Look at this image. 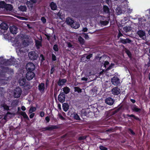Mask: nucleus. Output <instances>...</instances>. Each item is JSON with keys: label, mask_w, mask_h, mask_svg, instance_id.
Returning a JSON list of instances; mask_svg holds the SVG:
<instances>
[{"label": "nucleus", "mask_w": 150, "mask_h": 150, "mask_svg": "<svg viewBox=\"0 0 150 150\" xmlns=\"http://www.w3.org/2000/svg\"><path fill=\"white\" fill-rule=\"evenodd\" d=\"M0 62L1 63L6 66L12 65L14 64L15 62V59L14 58L6 60L2 58H0Z\"/></svg>", "instance_id": "1"}, {"label": "nucleus", "mask_w": 150, "mask_h": 150, "mask_svg": "<svg viewBox=\"0 0 150 150\" xmlns=\"http://www.w3.org/2000/svg\"><path fill=\"white\" fill-rule=\"evenodd\" d=\"M30 59L32 60H37L39 58L38 54L35 51L30 52L28 53Z\"/></svg>", "instance_id": "2"}, {"label": "nucleus", "mask_w": 150, "mask_h": 150, "mask_svg": "<svg viewBox=\"0 0 150 150\" xmlns=\"http://www.w3.org/2000/svg\"><path fill=\"white\" fill-rule=\"evenodd\" d=\"M19 84L20 86H22L23 87H25L29 85V83L26 81V79L25 78L19 80Z\"/></svg>", "instance_id": "3"}, {"label": "nucleus", "mask_w": 150, "mask_h": 150, "mask_svg": "<svg viewBox=\"0 0 150 150\" xmlns=\"http://www.w3.org/2000/svg\"><path fill=\"white\" fill-rule=\"evenodd\" d=\"M35 68V65L32 63L29 62L27 64L26 66V69L27 71L33 72Z\"/></svg>", "instance_id": "4"}, {"label": "nucleus", "mask_w": 150, "mask_h": 150, "mask_svg": "<svg viewBox=\"0 0 150 150\" xmlns=\"http://www.w3.org/2000/svg\"><path fill=\"white\" fill-rule=\"evenodd\" d=\"M22 93V90L21 88L18 87L15 90L14 93V95L15 98H19L21 95Z\"/></svg>", "instance_id": "5"}, {"label": "nucleus", "mask_w": 150, "mask_h": 150, "mask_svg": "<svg viewBox=\"0 0 150 150\" xmlns=\"http://www.w3.org/2000/svg\"><path fill=\"white\" fill-rule=\"evenodd\" d=\"M112 83L115 85L117 86L120 83V80L117 76H114L111 79Z\"/></svg>", "instance_id": "6"}, {"label": "nucleus", "mask_w": 150, "mask_h": 150, "mask_svg": "<svg viewBox=\"0 0 150 150\" xmlns=\"http://www.w3.org/2000/svg\"><path fill=\"white\" fill-rule=\"evenodd\" d=\"M35 75V74L33 72L27 71L26 77L28 80L30 81L34 77Z\"/></svg>", "instance_id": "7"}, {"label": "nucleus", "mask_w": 150, "mask_h": 150, "mask_svg": "<svg viewBox=\"0 0 150 150\" xmlns=\"http://www.w3.org/2000/svg\"><path fill=\"white\" fill-rule=\"evenodd\" d=\"M65 95L62 93V91H61L58 97V100L61 103H63L65 101Z\"/></svg>", "instance_id": "8"}, {"label": "nucleus", "mask_w": 150, "mask_h": 150, "mask_svg": "<svg viewBox=\"0 0 150 150\" xmlns=\"http://www.w3.org/2000/svg\"><path fill=\"white\" fill-rule=\"evenodd\" d=\"M137 34L139 37L143 40H145L146 38V33L145 31L143 30H138L137 33Z\"/></svg>", "instance_id": "9"}, {"label": "nucleus", "mask_w": 150, "mask_h": 150, "mask_svg": "<svg viewBox=\"0 0 150 150\" xmlns=\"http://www.w3.org/2000/svg\"><path fill=\"white\" fill-rule=\"evenodd\" d=\"M112 93L114 95H118L120 93V89L118 87L113 88L111 91Z\"/></svg>", "instance_id": "10"}, {"label": "nucleus", "mask_w": 150, "mask_h": 150, "mask_svg": "<svg viewBox=\"0 0 150 150\" xmlns=\"http://www.w3.org/2000/svg\"><path fill=\"white\" fill-rule=\"evenodd\" d=\"M114 102V100L111 97H108L105 100V103L110 105H113Z\"/></svg>", "instance_id": "11"}, {"label": "nucleus", "mask_w": 150, "mask_h": 150, "mask_svg": "<svg viewBox=\"0 0 150 150\" xmlns=\"http://www.w3.org/2000/svg\"><path fill=\"white\" fill-rule=\"evenodd\" d=\"M38 89L41 93H43L45 92V85L44 83H39L38 86Z\"/></svg>", "instance_id": "12"}, {"label": "nucleus", "mask_w": 150, "mask_h": 150, "mask_svg": "<svg viewBox=\"0 0 150 150\" xmlns=\"http://www.w3.org/2000/svg\"><path fill=\"white\" fill-rule=\"evenodd\" d=\"M9 29L11 33L13 34H16L17 33L18 28L15 25L10 26Z\"/></svg>", "instance_id": "13"}, {"label": "nucleus", "mask_w": 150, "mask_h": 150, "mask_svg": "<svg viewBox=\"0 0 150 150\" xmlns=\"http://www.w3.org/2000/svg\"><path fill=\"white\" fill-rule=\"evenodd\" d=\"M59 127L58 125H52L50 127H46L44 129L45 130H52L54 129H59Z\"/></svg>", "instance_id": "14"}, {"label": "nucleus", "mask_w": 150, "mask_h": 150, "mask_svg": "<svg viewBox=\"0 0 150 150\" xmlns=\"http://www.w3.org/2000/svg\"><path fill=\"white\" fill-rule=\"evenodd\" d=\"M8 28L7 24L6 23L2 22L0 25V28L1 30H7Z\"/></svg>", "instance_id": "15"}, {"label": "nucleus", "mask_w": 150, "mask_h": 150, "mask_svg": "<svg viewBox=\"0 0 150 150\" xmlns=\"http://www.w3.org/2000/svg\"><path fill=\"white\" fill-rule=\"evenodd\" d=\"M120 41L121 43L124 44H125L128 43H130L132 42L131 40L128 38L126 39H123L121 38H120Z\"/></svg>", "instance_id": "16"}, {"label": "nucleus", "mask_w": 150, "mask_h": 150, "mask_svg": "<svg viewBox=\"0 0 150 150\" xmlns=\"http://www.w3.org/2000/svg\"><path fill=\"white\" fill-rule=\"evenodd\" d=\"M74 21L72 19V18H70L68 17L66 18V22L67 24L69 25H71L73 23H74Z\"/></svg>", "instance_id": "17"}, {"label": "nucleus", "mask_w": 150, "mask_h": 150, "mask_svg": "<svg viewBox=\"0 0 150 150\" xmlns=\"http://www.w3.org/2000/svg\"><path fill=\"white\" fill-rule=\"evenodd\" d=\"M67 81V80L66 79H59L57 83L58 86H63L64 83H65Z\"/></svg>", "instance_id": "18"}, {"label": "nucleus", "mask_w": 150, "mask_h": 150, "mask_svg": "<svg viewBox=\"0 0 150 150\" xmlns=\"http://www.w3.org/2000/svg\"><path fill=\"white\" fill-rule=\"evenodd\" d=\"M0 68L1 69H0V75H3L6 73L7 67L1 66Z\"/></svg>", "instance_id": "19"}, {"label": "nucleus", "mask_w": 150, "mask_h": 150, "mask_svg": "<svg viewBox=\"0 0 150 150\" xmlns=\"http://www.w3.org/2000/svg\"><path fill=\"white\" fill-rule=\"evenodd\" d=\"M50 6L51 9L53 10H57V6L56 3L54 2H52L50 4Z\"/></svg>", "instance_id": "20"}, {"label": "nucleus", "mask_w": 150, "mask_h": 150, "mask_svg": "<svg viewBox=\"0 0 150 150\" xmlns=\"http://www.w3.org/2000/svg\"><path fill=\"white\" fill-rule=\"evenodd\" d=\"M70 89L67 86L64 87L63 88V92L62 91V93H63L64 95L68 94L70 91Z\"/></svg>", "instance_id": "21"}, {"label": "nucleus", "mask_w": 150, "mask_h": 150, "mask_svg": "<svg viewBox=\"0 0 150 150\" xmlns=\"http://www.w3.org/2000/svg\"><path fill=\"white\" fill-rule=\"evenodd\" d=\"M18 114L22 116L23 117L28 120H29V119L28 116L25 112L20 111L18 112Z\"/></svg>", "instance_id": "22"}, {"label": "nucleus", "mask_w": 150, "mask_h": 150, "mask_svg": "<svg viewBox=\"0 0 150 150\" xmlns=\"http://www.w3.org/2000/svg\"><path fill=\"white\" fill-rule=\"evenodd\" d=\"M62 108L64 111L66 112L69 109V105L67 103H64L62 104Z\"/></svg>", "instance_id": "23"}, {"label": "nucleus", "mask_w": 150, "mask_h": 150, "mask_svg": "<svg viewBox=\"0 0 150 150\" xmlns=\"http://www.w3.org/2000/svg\"><path fill=\"white\" fill-rule=\"evenodd\" d=\"M25 50L24 47H21L17 51L18 55L23 54L24 53H25Z\"/></svg>", "instance_id": "24"}, {"label": "nucleus", "mask_w": 150, "mask_h": 150, "mask_svg": "<svg viewBox=\"0 0 150 150\" xmlns=\"http://www.w3.org/2000/svg\"><path fill=\"white\" fill-rule=\"evenodd\" d=\"M4 8L7 11H11L12 10L13 7L12 5L6 4Z\"/></svg>", "instance_id": "25"}, {"label": "nucleus", "mask_w": 150, "mask_h": 150, "mask_svg": "<svg viewBox=\"0 0 150 150\" xmlns=\"http://www.w3.org/2000/svg\"><path fill=\"white\" fill-rule=\"evenodd\" d=\"M120 104L118 106V107H119L116 110L112 112V115H114L116 114L122 109V108H123V105H121L120 106Z\"/></svg>", "instance_id": "26"}, {"label": "nucleus", "mask_w": 150, "mask_h": 150, "mask_svg": "<svg viewBox=\"0 0 150 150\" xmlns=\"http://www.w3.org/2000/svg\"><path fill=\"white\" fill-rule=\"evenodd\" d=\"M79 24L78 23L74 21V23L72 24L71 27L74 29H76L79 28Z\"/></svg>", "instance_id": "27"}, {"label": "nucleus", "mask_w": 150, "mask_h": 150, "mask_svg": "<svg viewBox=\"0 0 150 150\" xmlns=\"http://www.w3.org/2000/svg\"><path fill=\"white\" fill-rule=\"evenodd\" d=\"M35 45L37 49H39L40 47L42 46L41 41H40L38 40H35Z\"/></svg>", "instance_id": "28"}, {"label": "nucleus", "mask_w": 150, "mask_h": 150, "mask_svg": "<svg viewBox=\"0 0 150 150\" xmlns=\"http://www.w3.org/2000/svg\"><path fill=\"white\" fill-rule=\"evenodd\" d=\"M132 109V110L135 112H140L141 111L140 108H138L137 106L136 105H134L133 106Z\"/></svg>", "instance_id": "29"}, {"label": "nucleus", "mask_w": 150, "mask_h": 150, "mask_svg": "<svg viewBox=\"0 0 150 150\" xmlns=\"http://www.w3.org/2000/svg\"><path fill=\"white\" fill-rule=\"evenodd\" d=\"M125 53L127 54L128 56V57L130 58L131 59L132 58V54L131 52L127 49L126 48H125Z\"/></svg>", "instance_id": "30"}, {"label": "nucleus", "mask_w": 150, "mask_h": 150, "mask_svg": "<svg viewBox=\"0 0 150 150\" xmlns=\"http://www.w3.org/2000/svg\"><path fill=\"white\" fill-rule=\"evenodd\" d=\"M78 41L80 44L81 45L84 44L85 41L84 40L81 36H79L78 38Z\"/></svg>", "instance_id": "31"}, {"label": "nucleus", "mask_w": 150, "mask_h": 150, "mask_svg": "<svg viewBox=\"0 0 150 150\" xmlns=\"http://www.w3.org/2000/svg\"><path fill=\"white\" fill-rule=\"evenodd\" d=\"M18 8L21 11L24 12L26 11L27 10V7L25 6L21 5L18 7Z\"/></svg>", "instance_id": "32"}, {"label": "nucleus", "mask_w": 150, "mask_h": 150, "mask_svg": "<svg viewBox=\"0 0 150 150\" xmlns=\"http://www.w3.org/2000/svg\"><path fill=\"white\" fill-rule=\"evenodd\" d=\"M123 29L126 33H127L130 31L132 30V28L130 26H126L124 27Z\"/></svg>", "instance_id": "33"}, {"label": "nucleus", "mask_w": 150, "mask_h": 150, "mask_svg": "<svg viewBox=\"0 0 150 150\" xmlns=\"http://www.w3.org/2000/svg\"><path fill=\"white\" fill-rule=\"evenodd\" d=\"M96 58L97 59H99L100 62H103L104 59L106 58V57L105 56L103 55L100 57L98 56H96Z\"/></svg>", "instance_id": "34"}, {"label": "nucleus", "mask_w": 150, "mask_h": 150, "mask_svg": "<svg viewBox=\"0 0 150 150\" xmlns=\"http://www.w3.org/2000/svg\"><path fill=\"white\" fill-rule=\"evenodd\" d=\"M32 2L30 1H27L26 4L27 5V7L29 9H32L33 7V3H32Z\"/></svg>", "instance_id": "35"}, {"label": "nucleus", "mask_w": 150, "mask_h": 150, "mask_svg": "<svg viewBox=\"0 0 150 150\" xmlns=\"http://www.w3.org/2000/svg\"><path fill=\"white\" fill-rule=\"evenodd\" d=\"M127 116L128 117H133L134 119L138 121H140V119L137 117L135 116L133 114L129 115L127 114Z\"/></svg>", "instance_id": "36"}, {"label": "nucleus", "mask_w": 150, "mask_h": 150, "mask_svg": "<svg viewBox=\"0 0 150 150\" xmlns=\"http://www.w3.org/2000/svg\"><path fill=\"white\" fill-rule=\"evenodd\" d=\"M103 10L104 12L105 13H110V9L106 5H104L103 7Z\"/></svg>", "instance_id": "37"}, {"label": "nucleus", "mask_w": 150, "mask_h": 150, "mask_svg": "<svg viewBox=\"0 0 150 150\" xmlns=\"http://www.w3.org/2000/svg\"><path fill=\"white\" fill-rule=\"evenodd\" d=\"M7 69L6 73L9 74H12L13 73V70L12 69L8 67Z\"/></svg>", "instance_id": "38"}, {"label": "nucleus", "mask_w": 150, "mask_h": 150, "mask_svg": "<svg viewBox=\"0 0 150 150\" xmlns=\"http://www.w3.org/2000/svg\"><path fill=\"white\" fill-rule=\"evenodd\" d=\"M6 3L4 1H0V8H5Z\"/></svg>", "instance_id": "39"}, {"label": "nucleus", "mask_w": 150, "mask_h": 150, "mask_svg": "<svg viewBox=\"0 0 150 150\" xmlns=\"http://www.w3.org/2000/svg\"><path fill=\"white\" fill-rule=\"evenodd\" d=\"M100 23L102 25H106L109 23V21L106 20L105 21H102L100 20Z\"/></svg>", "instance_id": "40"}, {"label": "nucleus", "mask_w": 150, "mask_h": 150, "mask_svg": "<svg viewBox=\"0 0 150 150\" xmlns=\"http://www.w3.org/2000/svg\"><path fill=\"white\" fill-rule=\"evenodd\" d=\"M36 110V108L35 107L33 106L31 107L29 110V113L31 114L32 112H35Z\"/></svg>", "instance_id": "41"}, {"label": "nucleus", "mask_w": 150, "mask_h": 150, "mask_svg": "<svg viewBox=\"0 0 150 150\" xmlns=\"http://www.w3.org/2000/svg\"><path fill=\"white\" fill-rule=\"evenodd\" d=\"M74 91L77 92L78 93H81V89L79 87H75L74 88Z\"/></svg>", "instance_id": "42"}, {"label": "nucleus", "mask_w": 150, "mask_h": 150, "mask_svg": "<svg viewBox=\"0 0 150 150\" xmlns=\"http://www.w3.org/2000/svg\"><path fill=\"white\" fill-rule=\"evenodd\" d=\"M114 65L115 64L114 63H111L109 66L106 69V70L108 71L110 70L113 67Z\"/></svg>", "instance_id": "43"}, {"label": "nucleus", "mask_w": 150, "mask_h": 150, "mask_svg": "<svg viewBox=\"0 0 150 150\" xmlns=\"http://www.w3.org/2000/svg\"><path fill=\"white\" fill-rule=\"evenodd\" d=\"M74 118L77 120H80L81 119L79 115L76 113H74Z\"/></svg>", "instance_id": "44"}, {"label": "nucleus", "mask_w": 150, "mask_h": 150, "mask_svg": "<svg viewBox=\"0 0 150 150\" xmlns=\"http://www.w3.org/2000/svg\"><path fill=\"white\" fill-rule=\"evenodd\" d=\"M53 49L55 52H58L59 48L58 45L57 44L54 45L53 47Z\"/></svg>", "instance_id": "45"}, {"label": "nucleus", "mask_w": 150, "mask_h": 150, "mask_svg": "<svg viewBox=\"0 0 150 150\" xmlns=\"http://www.w3.org/2000/svg\"><path fill=\"white\" fill-rule=\"evenodd\" d=\"M128 131L130 132L129 134H131L133 135H136L135 133L131 128H129L128 129Z\"/></svg>", "instance_id": "46"}, {"label": "nucleus", "mask_w": 150, "mask_h": 150, "mask_svg": "<svg viewBox=\"0 0 150 150\" xmlns=\"http://www.w3.org/2000/svg\"><path fill=\"white\" fill-rule=\"evenodd\" d=\"M4 109L6 110H9V106L6 104H3L2 106Z\"/></svg>", "instance_id": "47"}, {"label": "nucleus", "mask_w": 150, "mask_h": 150, "mask_svg": "<svg viewBox=\"0 0 150 150\" xmlns=\"http://www.w3.org/2000/svg\"><path fill=\"white\" fill-rule=\"evenodd\" d=\"M99 148L100 150H108V149L107 148L102 145H100L99 147Z\"/></svg>", "instance_id": "48"}, {"label": "nucleus", "mask_w": 150, "mask_h": 150, "mask_svg": "<svg viewBox=\"0 0 150 150\" xmlns=\"http://www.w3.org/2000/svg\"><path fill=\"white\" fill-rule=\"evenodd\" d=\"M52 61H55L56 60V56L53 54H52Z\"/></svg>", "instance_id": "49"}, {"label": "nucleus", "mask_w": 150, "mask_h": 150, "mask_svg": "<svg viewBox=\"0 0 150 150\" xmlns=\"http://www.w3.org/2000/svg\"><path fill=\"white\" fill-rule=\"evenodd\" d=\"M109 64V62L108 61H105L104 62L103 64L104 67L106 68L107 66Z\"/></svg>", "instance_id": "50"}, {"label": "nucleus", "mask_w": 150, "mask_h": 150, "mask_svg": "<svg viewBox=\"0 0 150 150\" xmlns=\"http://www.w3.org/2000/svg\"><path fill=\"white\" fill-rule=\"evenodd\" d=\"M40 61L41 62H42L45 60V57L42 54L40 55Z\"/></svg>", "instance_id": "51"}, {"label": "nucleus", "mask_w": 150, "mask_h": 150, "mask_svg": "<svg viewBox=\"0 0 150 150\" xmlns=\"http://www.w3.org/2000/svg\"><path fill=\"white\" fill-rule=\"evenodd\" d=\"M41 20L43 23H45L46 22V19L44 17H42Z\"/></svg>", "instance_id": "52"}, {"label": "nucleus", "mask_w": 150, "mask_h": 150, "mask_svg": "<svg viewBox=\"0 0 150 150\" xmlns=\"http://www.w3.org/2000/svg\"><path fill=\"white\" fill-rule=\"evenodd\" d=\"M86 137L85 136H81L79 137L78 139L79 140H83L86 139Z\"/></svg>", "instance_id": "53"}, {"label": "nucleus", "mask_w": 150, "mask_h": 150, "mask_svg": "<svg viewBox=\"0 0 150 150\" xmlns=\"http://www.w3.org/2000/svg\"><path fill=\"white\" fill-rule=\"evenodd\" d=\"M40 115L41 117H43L45 115L44 112L43 111H41L40 112Z\"/></svg>", "instance_id": "54"}, {"label": "nucleus", "mask_w": 150, "mask_h": 150, "mask_svg": "<svg viewBox=\"0 0 150 150\" xmlns=\"http://www.w3.org/2000/svg\"><path fill=\"white\" fill-rule=\"evenodd\" d=\"M57 90V88L55 87L54 88V96L55 97V98L56 99V96L57 94V93L56 92V91Z\"/></svg>", "instance_id": "55"}, {"label": "nucleus", "mask_w": 150, "mask_h": 150, "mask_svg": "<svg viewBox=\"0 0 150 150\" xmlns=\"http://www.w3.org/2000/svg\"><path fill=\"white\" fill-rule=\"evenodd\" d=\"M54 71V67H51L50 70V74H53Z\"/></svg>", "instance_id": "56"}, {"label": "nucleus", "mask_w": 150, "mask_h": 150, "mask_svg": "<svg viewBox=\"0 0 150 150\" xmlns=\"http://www.w3.org/2000/svg\"><path fill=\"white\" fill-rule=\"evenodd\" d=\"M45 85L46 87H47L49 85V81L48 79L46 80Z\"/></svg>", "instance_id": "57"}, {"label": "nucleus", "mask_w": 150, "mask_h": 150, "mask_svg": "<svg viewBox=\"0 0 150 150\" xmlns=\"http://www.w3.org/2000/svg\"><path fill=\"white\" fill-rule=\"evenodd\" d=\"M35 114L34 113H31L29 117L30 119L33 118Z\"/></svg>", "instance_id": "58"}, {"label": "nucleus", "mask_w": 150, "mask_h": 150, "mask_svg": "<svg viewBox=\"0 0 150 150\" xmlns=\"http://www.w3.org/2000/svg\"><path fill=\"white\" fill-rule=\"evenodd\" d=\"M114 131V129L113 128H110L107 129L106 131L107 132H113Z\"/></svg>", "instance_id": "59"}, {"label": "nucleus", "mask_w": 150, "mask_h": 150, "mask_svg": "<svg viewBox=\"0 0 150 150\" xmlns=\"http://www.w3.org/2000/svg\"><path fill=\"white\" fill-rule=\"evenodd\" d=\"M123 36V35L121 33L120 31H119V32L117 35V37L119 38L120 37Z\"/></svg>", "instance_id": "60"}, {"label": "nucleus", "mask_w": 150, "mask_h": 150, "mask_svg": "<svg viewBox=\"0 0 150 150\" xmlns=\"http://www.w3.org/2000/svg\"><path fill=\"white\" fill-rule=\"evenodd\" d=\"M45 35L47 37V40L49 41L50 39V36L47 34H45Z\"/></svg>", "instance_id": "61"}, {"label": "nucleus", "mask_w": 150, "mask_h": 150, "mask_svg": "<svg viewBox=\"0 0 150 150\" xmlns=\"http://www.w3.org/2000/svg\"><path fill=\"white\" fill-rule=\"evenodd\" d=\"M92 54H90L89 55H88L86 57V58L87 59H90V58L92 57Z\"/></svg>", "instance_id": "62"}, {"label": "nucleus", "mask_w": 150, "mask_h": 150, "mask_svg": "<svg viewBox=\"0 0 150 150\" xmlns=\"http://www.w3.org/2000/svg\"><path fill=\"white\" fill-rule=\"evenodd\" d=\"M149 56H150V55H149ZM148 59L149 60V62H148L147 64L148 67H150V57H148Z\"/></svg>", "instance_id": "63"}, {"label": "nucleus", "mask_w": 150, "mask_h": 150, "mask_svg": "<svg viewBox=\"0 0 150 150\" xmlns=\"http://www.w3.org/2000/svg\"><path fill=\"white\" fill-rule=\"evenodd\" d=\"M45 119L47 122H48L50 121V118L48 116H47L46 117Z\"/></svg>", "instance_id": "64"}]
</instances>
